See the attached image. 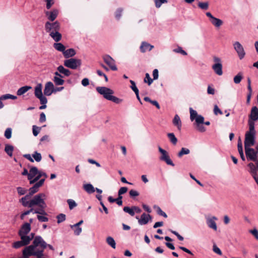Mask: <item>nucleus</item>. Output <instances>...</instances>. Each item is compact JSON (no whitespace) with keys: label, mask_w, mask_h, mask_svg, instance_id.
<instances>
[{"label":"nucleus","mask_w":258,"mask_h":258,"mask_svg":"<svg viewBox=\"0 0 258 258\" xmlns=\"http://www.w3.org/2000/svg\"><path fill=\"white\" fill-rule=\"evenodd\" d=\"M214 112L215 115H218V114H223L222 111L219 108L218 106L217 105H215L214 106Z\"/></svg>","instance_id":"62"},{"label":"nucleus","mask_w":258,"mask_h":258,"mask_svg":"<svg viewBox=\"0 0 258 258\" xmlns=\"http://www.w3.org/2000/svg\"><path fill=\"white\" fill-rule=\"evenodd\" d=\"M249 117V119L253 121L258 120V108L256 106L252 107Z\"/></svg>","instance_id":"19"},{"label":"nucleus","mask_w":258,"mask_h":258,"mask_svg":"<svg viewBox=\"0 0 258 258\" xmlns=\"http://www.w3.org/2000/svg\"><path fill=\"white\" fill-rule=\"evenodd\" d=\"M31 197V196L28 194L20 200V202L22 203L23 206L29 208V203L31 200L30 199Z\"/></svg>","instance_id":"24"},{"label":"nucleus","mask_w":258,"mask_h":258,"mask_svg":"<svg viewBox=\"0 0 258 258\" xmlns=\"http://www.w3.org/2000/svg\"><path fill=\"white\" fill-rule=\"evenodd\" d=\"M170 142L173 145H176L177 143V139L172 133H168L167 135Z\"/></svg>","instance_id":"36"},{"label":"nucleus","mask_w":258,"mask_h":258,"mask_svg":"<svg viewBox=\"0 0 258 258\" xmlns=\"http://www.w3.org/2000/svg\"><path fill=\"white\" fill-rule=\"evenodd\" d=\"M62 78L63 77H54L53 81L55 85L56 86L62 85L64 83V81Z\"/></svg>","instance_id":"37"},{"label":"nucleus","mask_w":258,"mask_h":258,"mask_svg":"<svg viewBox=\"0 0 258 258\" xmlns=\"http://www.w3.org/2000/svg\"><path fill=\"white\" fill-rule=\"evenodd\" d=\"M73 225H71L70 227L71 229L74 230V234L75 235H79L82 232V229L80 226L72 227Z\"/></svg>","instance_id":"45"},{"label":"nucleus","mask_w":258,"mask_h":258,"mask_svg":"<svg viewBox=\"0 0 258 258\" xmlns=\"http://www.w3.org/2000/svg\"><path fill=\"white\" fill-rule=\"evenodd\" d=\"M43 215H38L37 216V218L38 219V220L40 221V222H47L48 221V218L45 216H42Z\"/></svg>","instance_id":"58"},{"label":"nucleus","mask_w":258,"mask_h":258,"mask_svg":"<svg viewBox=\"0 0 258 258\" xmlns=\"http://www.w3.org/2000/svg\"><path fill=\"white\" fill-rule=\"evenodd\" d=\"M154 208L156 210V212L158 215L162 216L164 218L167 217V214L164 212H163L159 206L154 205Z\"/></svg>","instance_id":"42"},{"label":"nucleus","mask_w":258,"mask_h":258,"mask_svg":"<svg viewBox=\"0 0 258 258\" xmlns=\"http://www.w3.org/2000/svg\"><path fill=\"white\" fill-rule=\"evenodd\" d=\"M39 173L38 168L35 166H32L29 170L28 175V180L30 182L31 180H33L37 174Z\"/></svg>","instance_id":"21"},{"label":"nucleus","mask_w":258,"mask_h":258,"mask_svg":"<svg viewBox=\"0 0 258 258\" xmlns=\"http://www.w3.org/2000/svg\"><path fill=\"white\" fill-rule=\"evenodd\" d=\"M153 47L154 46L146 42H143L140 46V50L142 52L144 53L147 50H151Z\"/></svg>","instance_id":"23"},{"label":"nucleus","mask_w":258,"mask_h":258,"mask_svg":"<svg viewBox=\"0 0 258 258\" xmlns=\"http://www.w3.org/2000/svg\"><path fill=\"white\" fill-rule=\"evenodd\" d=\"M195 119L196 120L197 124L204 123V118L203 116L201 115H199L198 116H197Z\"/></svg>","instance_id":"55"},{"label":"nucleus","mask_w":258,"mask_h":258,"mask_svg":"<svg viewBox=\"0 0 258 258\" xmlns=\"http://www.w3.org/2000/svg\"><path fill=\"white\" fill-rule=\"evenodd\" d=\"M106 242L108 245H109L112 248L115 249L116 247V243L114 239L111 237L109 236L106 238Z\"/></svg>","instance_id":"38"},{"label":"nucleus","mask_w":258,"mask_h":258,"mask_svg":"<svg viewBox=\"0 0 258 258\" xmlns=\"http://www.w3.org/2000/svg\"><path fill=\"white\" fill-rule=\"evenodd\" d=\"M14 149V147L11 145L6 144L5 145V151L7 154V155L10 157H12L13 156Z\"/></svg>","instance_id":"33"},{"label":"nucleus","mask_w":258,"mask_h":258,"mask_svg":"<svg viewBox=\"0 0 258 258\" xmlns=\"http://www.w3.org/2000/svg\"><path fill=\"white\" fill-rule=\"evenodd\" d=\"M255 134L246 133L244 140V148L250 147L255 143Z\"/></svg>","instance_id":"9"},{"label":"nucleus","mask_w":258,"mask_h":258,"mask_svg":"<svg viewBox=\"0 0 258 258\" xmlns=\"http://www.w3.org/2000/svg\"><path fill=\"white\" fill-rule=\"evenodd\" d=\"M129 194L131 197H135L139 195V193L137 191L133 189L130 191Z\"/></svg>","instance_id":"64"},{"label":"nucleus","mask_w":258,"mask_h":258,"mask_svg":"<svg viewBox=\"0 0 258 258\" xmlns=\"http://www.w3.org/2000/svg\"><path fill=\"white\" fill-rule=\"evenodd\" d=\"M217 220V218L215 216H213L211 218H208L207 219V223L208 226L210 228H212L215 231L217 230V224L215 222V220Z\"/></svg>","instance_id":"20"},{"label":"nucleus","mask_w":258,"mask_h":258,"mask_svg":"<svg viewBox=\"0 0 258 258\" xmlns=\"http://www.w3.org/2000/svg\"><path fill=\"white\" fill-rule=\"evenodd\" d=\"M27 190L24 188L17 187V192L20 195H24L27 192Z\"/></svg>","instance_id":"59"},{"label":"nucleus","mask_w":258,"mask_h":258,"mask_svg":"<svg viewBox=\"0 0 258 258\" xmlns=\"http://www.w3.org/2000/svg\"><path fill=\"white\" fill-rule=\"evenodd\" d=\"M190 151L188 149L185 148H182L180 151L178 152L177 156L178 157L181 158L184 155H187L189 153Z\"/></svg>","instance_id":"41"},{"label":"nucleus","mask_w":258,"mask_h":258,"mask_svg":"<svg viewBox=\"0 0 258 258\" xmlns=\"http://www.w3.org/2000/svg\"><path fill=\"white\" fill-rule=\"evenodd\" d=\"M154 2L157 8H159L162 4L167 3L166 0H154Z\"/></svg>","instance_id":"54"},{"label":"nucleus","mask_w":258,"mask_h":258,"mask_svg":"<svg viewBox=\"0 0 258 258\" xmlns=\"http://www.w3.org/2000/svg\"><path fill=\"white\" fill-rule=\"evenodd\" d=\"M198 6L199 8L203 10H207L209 9V4L208 2H199Z\"/></svg>","instance_id":"40"},{"label":"nucleus","mask_w":258,"mask_h":258,"mask_svg":"<svg viewBox=\"0 0 258 258\" xmlns=\"http://www.w3.org/2000/svg\"><path fill=\"white\" fill-rule=\"evenodd\" d=\"M233 45L234 49L237 53L239 59H243L245 55V52L242 45L238 41L235 42Z\"/></svg>","instance_id":"13"},{"label":"nucleus","mask_w":258,"mask_h":258,"mask_svg":"<svg viewBox=\"0 0 258 258\" xmlns=\"http://www.w3.org/2000/svg\"><path fill=\"white\" fill-rule=\"evenodd\" d=\"M67 203L69 204V208L70 210H72L76 207H77V204L76 202L72 199H69L67 200Z\"/></svg>","instance_id":"48"},{"label":"nucleus","mask_w":258,"mask_h":258,"mask_svg":"<svg viewBox=\"0 0 258 258\" xmlns=\"http://www.w3.org/2000/svg\"><path fill=\"white\" fill-rule=\"evenodd\" d=\"M159 151L162 154L161 157H160V159L162 161H164L166 162V163L168 165H171L172 166H174V164L173 163L172 160L170 159L169 156L168 155V153L166 151L160 147L158 148Z\"/></svg>","instance_id":"10"},{"label":"nucleus","mask_w":258,"mask_h":258,"mask_svg":"<svg viewBox=\"0 0 258 258\" xmlns=\"http://www.w3.org/2000/svg\"><path fill=\"white\" fill-rule=\"evenodd\" d=\"M96 90L108 100L111 101L116 104H119L122 101V99L112 95L114 92L110 88L106 87H97Z\"/></svg>","instance_id":"3"},{"label":"nucleus","mask_w":258,"mask_h":258,"mask_svg":"<svg viewBox=\"0 0 258 258\" xmlns=\"http://www.w3.org/2000/svg\"><path fill=\"white\" fill-rule=\"evenodd\" d=\"M173 124L177 127L179 131L181 130V121L179 116L177 114H176L174 117Z\"/></svg>","instance_id":"28"},{"label":"nucleus","mask_w":258,"mask_h":258,"mask_svg":"<svg viewBox=\"0 0 258 258\" xmlns=\"http://www.w3.org/2000/svg\"><path fill=\"white\" fill-rule=\"evenodd\" d=\"M144 82L146 83L147 82L149 85H150L153 82V80L151 78V77L148 73L146 74V76H145V78L144 79Z\"/></svg>","instance_id":"56"},{"label":"nucleus","mask_w":258,"mask_h":258,"mask_svg":"<svg viewBox=\"0 0 258 258\" xmlns=\"http://www.w3.org/2000/svg\"><path fill=\"white\" fill-rule=\"evenodd\" d=\"M42 176H44L45 178H46L47 177V175L45 172L39 171V173L37 174V175L36 176V177L33 180H31L30 184H33V183H35Z\"/></svg>","instance_id":"31"},{"label":"nucleus","mask_w":258,"mask_h":258,"mask_svg":"<svg viewBox=\"0 0 258 258\" xmlns=\"http://www.w3.org/2000/svg\"><path fill=\"white\" fill-rule=\"evenodd\" d=\"M47 247V243L40 236H36L33 242V244L24 248L23 254L24 257L27 258L31 255L36 256L37 258H45L42 257L44 248Z\"/></svg>","instance_id":"1"},{"label":"nucleus","mask_w":258,"mask_h":258,"mask_svg":"<svg viewBox=\"0 0 258 258\" xmlns=\"http://www.w3.org/2000/svg\"><path fill=\"white\" fill-rule=\"evenodd\" d=\"M206 16L210 18L211 24L216 28H219L222 25L223 22L220 19L214 17L210 12H207Z\"/></svg>","instance_id":"12"},{"label":"nucleus","mask_w":258,"mask_h":258,"mask_svg":"<svg viewBox=\"0 0 258 258\" xmlns=\"http://www.w3.org/2000/svg\"><path fill=\"white\" fill-rule=\"evenodd\" d=\"M57 70L59 73L63 74L64 76L69 77L71 75V72L64 68L62 66H59L57 68Z\"/></svg>","instance_id":"26"},{"label":"nucleus","mask_w":258,"mask_h":258,"mask_svg":"<svg viewBox=\"0 0 258 258\" xmlns=\"http://www.w3.org/2000/svg\"><path fill=\"white\" fill-rule=\"evenodd\" d=\"M42 86L41 84H38L35 88L34 94L36 98L39 99L40 102L45 103L46 97L43 96L42 92Z\"/></svg>","instance_id":"11"},{"label":"nucleus","mask_w":258,"mask_h":258,"mask_svg":"<svg viewBox=\"0 0 258 258\" xmlns=\"http://www.w3.org/2000/svg\"><path fill=\"white\" fill-rule=\"evenodd\" d=\"M245 148V153L246 157L248 160L256 162L257 161V152L253 148L247 147Z\"/></svg>","instance_id":"8"},{"label":"nucleus","mask_w":258,"mask_h":258,"mask_svg":"<svg viewBox=\"0 0 258 258\" xmlns=\"http://www.w3.org/2000/svg\"><path fill=\"white\" fill-rule=\"evenodd\" d=\"M45 14L49 21L53 22L57 18L58 11L57 9H53L51 11H45Z\"/></svg>","instance_id":"16"},{"label":"nucleus","mask_w":258,"mask_h":258,"mask_svg":"<svg viewBox=\"0 0 258 258\" xmlns=\"http://www.w3.org/2000/svg\"><path fill=\"white\" fill-rule=\"evenodd\" d=\"M190 111V118L191 121H193L197 116L199 115L198 114L197 111L195 110H194L192 108H189Z\"/></svg>","instance_id":"47"},{"label":"nucleus","mask_w":258,"mask_h":258,"mask_svg":"<svg viewBox=\"0 0 258 258\" xmlns=\"http://www.w3.org/2000/svg\"><path fill=\"white\" fill-rule=\"evenodd\" d=\"M213 60L215 62V64L213 65L212 69L217 75L219 76L222 75V64L221 59L217 56H214Z\"/></svg>","instance_id":"6"},{"label":"nucleus","mask_w":258,"mask_h":258,"mask_svg":"<svg viewBox=\"0 0 258 258\" xmlns=\"http://www.w3.org/2000/svg\"><path fill=\"white\" fill-rule=\"evenodd\" d=\"M32 156L36 162H40L42 159L41 154L37 152V151L34 152Z\"/></svg>","instance_id":"46"},{"label":"nucleus","mask_w":258,"mask_h":258,"mask_svg":"<svg viewBox=\"0 0 258 258\" xmlns=\"http://www.w3.org/2000/svg\"><path fill=\"white\" fill-rule=\"evenodd\" d=\"M248 167L249 168L250 170L249 171V173L253 176L255 175H257L256 170L257 169L256 167L255 166L254 164L252 162L249 163L247 165Z\"/></svg>","instance_id":"34"},{"label":"nucleus","mask_w":258,"mask_h":258,"mask_svg":"<svg viewBox=\"0 0 258 258\" xmlns=\"http://www.w3.org/2000/svg\"><path fill=\"white\" fill-rule=\"evenodd\" d=\"M45 178H43L39 180L38 182H36L32 187L29 189L28 194L30 196H32L37 192L38 191L39 187L43 184Z\"/></svg>","instance_id":"15"},{"label":"nucleus","mask_w":258,"mask_h":258,"mask_svg":"<svg viewBox=\"0 0 258 258\" xmlns=\"http://www.w3.org/2000/svg\"><path fill=\"white\" fill-rule=\"evenodd\" d=\"M76 54V51L74 48H69L64 50L63 53L64 57L66 58H70L75 55Z\"/></svg>","instance_id":"25"},{"label":"nucleus","mask_w":258,"mask_h":258,"mask_svg":"<svg viewBox=\"0 0 258 258\" xmlns=\"http://www.w3.org/2000/svg\"><path fill=\"white\" fill-rule=\"evenodd\" d=\"M123 210L124 212L129 214L132 216H134L135 215L133 206L131 208L129 207H124Z\"/></svg>","instance_id":"44"},{"label":"nucleus","mask_w":258,"mask_h":258,"mask_svg":"<svg viewBox=\"0 0 258 258\" xmlns=\"http://www.w3.org/2000/svg\"><path fill=\"white\" fill-rule=\"evenodd\" d=\"M127 191V188L126 187H121L118 191V196H122V195L125 194Z\"/></svg>","instance_id":"61"},{"label":"nucleus","mask_w":258,"mask_h":258,"mask_svg":"<svg viewBox=\"0 0 258 258\" xmlns=\"http://www.w3.org/2000/svg\"><path fill=\"white\" fill-rule=\"evenodd\" d=\"M130 83L131 84V88H132L133 91L135 93H137L138 92H139V90L136 85L135 82L133 80H130Z\"/></svg>","instance_id":"57"},{"label":"nucleus","mask_w":258,"mask_h":258,"mask_svg":"<svg viewBox=\"0 0 258 258\" xmlns=\"http://www.w3.org/2000/svg\"><path fill=\"white\" fill-rule=\"evenodd\" d=\"M31 230L30 224L28 223H25L22 225L21 228L19 231V234H27Z\"/></svg>","instance_id":"22"},{"label":"nucleus","mask_w":258,"mask_h":258,"mask_svg":"<svg viewBox=\"0 0 258 258\" xmlns=\"http://www.w3.org/2000/svg\"><path fill=\"white\" fill-rule=\"evenodd\" d=\"M122 12V8H118L116 10L115 14V17L117 20H119L120 19Z\"/></svg>","instance_id":"50"},{"label":"nucleus","mask_w":258,"mask_h":258,"mask_svg":"<svg viewBox=\"0 0 258 258\" xmlns=\"http://www.w3.org/2000/svg\"><path fill=\"white\" fill-rule=\"evenodd\" d=\"M13 99V100L16 99V96L11 95L10 94H7L2 95L0 97L1 100H7V99Z\"/></svg>","instance_id":"43"},{"label":"nucleus","mask_w":258,"mask_h":258,"mask_svg":"<svg viewBox=\"0 0 258 258\" xmlns=\"http://www.w3.org/2000/svg\"><path fill=\"white\" fill-rule=\"evenodd\" d=\"M63 64L68 68L76 70L81 67L82 61L80 59L70 58L64 60Z\"/></svg>","instance_id":"4"},{"label":"nucleus","mask_w":258,"mask_h":258,"mask_svg":"<svg viewBox=\"0 0 258 258\" xmlns=\"http://www.w3.org/2000/svg\"><path fill=\"white\" fill-rule=\"evenodd\" d=\"M254 121H253V120L248 119V127H249V130H248V131L246 132V133L256 134V131L255 130V128H254V125H255Z\"/></svg>","instance_id":"32"},{"label":"nucleus","mask_w":258,"mask_h":258,"mask_svg":"<svg viewBox=\"0 0 258 258\" xmlns=\"http://www.w3.org/2000/svg\"><path fill=\"white\" fill-rule=\"evenodd\" d=\"M57 223H61L66 220V216L64 214H59L56 216Z\"/></svg>","instance_id":"49"},{"label":"nucleus","mask_w":258,"mask_h":258,"mask_svg":"<svg viewBox=\"0 0 258 258\" xmlns=\"http://www.w3.org/2000/svg\"><path fill=\"white\" fill-rule=\"evenodd\" d=\"M5 137L7 139H10L12 137V128H7L5 132Z\"/></svg>","instance_id":"52"},{"label":"nucleus","mask_w":258,"mask_h":258,"mask_svg":"<svg viewBox=\"0 0 258 258\" xmlns=\"http://www.w3.org/2000/svg\"><path fill=\"white\" fill-rule=\"evenodd\" d=\"M136 219H138L139 224L142 225L147 224L148 223L149 220L152 219V217L149 214L143 213L141 215L140 219H139L138 216L136 217Z\"/></svg>","instance_id":"18"},{"label":"nucleus","mask_w":258,"mask_h":258,"mask_svg":"<svg viewBox=\"0 0 258 258\" xmlns=\"http://www.w3.org/2000/svg\"><path fill=\"white\" fill-rule=\"evenodd\" d=\"M54 91V87L51 82H48L45 84L44 89V94L46 96H50Z\"/></svg>","instance_id":"17"},{"label":"nucleus","mask_w":258,"mask_h":258,"mask_svg":"<svg viewBox=\"0 0 258 258\" xmlns=\"http://www.w3.org/2000/svg\"><path fill=\"white\" fill-rule=\"evenodd\" d=\"M60 29V23L57 21L54 22L47 21L45 24V30L49 34L51 32L59 31Z\"/></svg>","instance_id":"5"},{"label":"nucleus","mask_w":258,"mask_h":258,"mask_svg":"<svg viewBox=\"0 0 258 258\" xmlns=\"http://www.w3.org/2000/svg\"><path fill=\"white\" fill-rule=\"evenodd\" d=\"M32 89V87L29 86H25L22 87H21L17 90V95L21 96L23 95L26 92H27L28 90Z\"/></svg>","instance_id":"30"},{"label":"nucleus","mask_w":258,"mask_h":258,"mask_svg":"<svg viewBox=\"0 0 258 258\" xmlns=\"http://www.w3.org/2000/svg\"><path fill=\"white\" fill-rule=\"evenodd\" d=\"M242 79V76L241 73H238L234 77L233 80L235 84H239Z\"/></svg>","instance_id":"51"},{"label":"nucleus","mask_w":258,"mask_h":258,"mask_svg":"<svg viewBox=\"0 0 258 258\" xmlns=\"http://www.w3.org/2000/svg\"><path fill=\"white\" fill-rule=\"evenodd\" d=\"M144 100L145 101L150 102L153 105L155 106L157 109H160V106L159 105V104L158 103V102L157 101L152 100L149 97H145L144 98Z\"/></svg>","instance_id":"39"},{"label":"nucleus","mask_w":258,"mask_h":258,"mask_svg":"<svg viewBox=\"0 0 258 258\" xmlns=\"http://www.w3.org/2000/svg\"><path fill=\"white\" fill-rule=\"evenodd\" d=\"M59 31H57L54 32H51L49 34L51 37L56 42H58L61 39V34L59 32Z\"/></svg>","instance_id":"29"},{"label":"nucleus","mask_w":258,"mask_h":258,"mask_svg":"<svg viewBox=\"0 0 258 258\" xmlns=\"http://www.w3.org/2000/svg\"><path fill=\"white\" fill-rule=\"evenodd\" d=\"M83 189L89 194L95 192V189L91 183H86L83 185Z\"/></svg>","instance_id":"27"},{"label":"nucleus","mask_w":258,"mask_h":258,"mask_svg":"<svg viewBox=\"0 0 258 258\" xmlns=\"http://www.w3.org/2000/svg\"><path fill=\"white\" fill-rule=\"evenodd\" d=\"M173 51L175 52L181 53L184 55H186L187 54V53L184 50H183L182 48L180 47L174 49Z\"/></svg>","instance_id":"60"},{"label":"nucleus","mask_w":258,"mask_h":258,"mask_svg":"<svg viewBox=\"0 0 258 258\" xmlns=\"http://www.w3.org/2000/svg\"><path fill=\"white\" fill-rule=\"evenodd\" d=\"M41 128L37 126L36 125H33L32 131L33 134L34 136H37L40 131Z\"/></svg>","instance_id":"53"},{"label":"nucleus","mask_w":258,"mask_h":258,"mask_svg":"<svg viewBox=\"0 0 258 258\" xmlns=\"http://www.w3.org/2000/svg\"><path fill=\"white\" fill-rule=\"evenodd\" d=\"M54 48L58 51L61 52L62 53L66 49V47L61 43H55L53 44Z\"/></svg>","instance_id":"35"},{"label":"nucleus","mask_w":258,"mask_h":258,"mask_svg":"<svg viewBox=\"0 0 258 258\" xmlns=\"http://www.w3.org/2000/svg\"><path fill=\"white\" fill-rule=\"evenodd\" d=\"M21 236V240L17 241V248L23 246H25L29 243L34 236V234L32 233L30 235H27V234L19 235Z\"/></svg>","instance_id":"7"},{"label":"nucleus","mask_w":258,"mask_h":258,"mask_svg":"<svg viewBox=\"0 0 258 258\" xmlns=\"http://www.w3.org/2000/svg\"><path fill=\"white\" fill-rule=\"evenodd\" d=\"M103 59L111 70L116 71L117 70L115 63V60L110 55H105L103 56Z\"/></svg>","instance_id":"14"},{"label":"nucleus","mask_w":258,"mask_h":258,"mask_svg":"<svg viewBox=\"0 0 258 258\" xmlns=\"http://www.w3.org/2000/svg\"><path fill=\"white\" fill-rule=\"evenodd\" d=\"M45 1L46 2V7L47 9L49 10L54 4V1L53 0H45Z\"/></svg>","instance_id":"63"},{"label":"nucleus","mask_w":258,"mask_h":258,"mask_svg":"<svg viewBox=\"0 0 258 258\" xmlns=\"http://www.w3.org/2000/svg\"><path fill=\"white\" fill-rule=\"evenodd\" d=\"M45 195L43 193H40L35 195L30 201L29 208L37 206L38 208L34 210L33 213L40 215H47L45 211L46 208V204L44 201Z\"/></svg>","instance_id":"2"}]
</instances>
